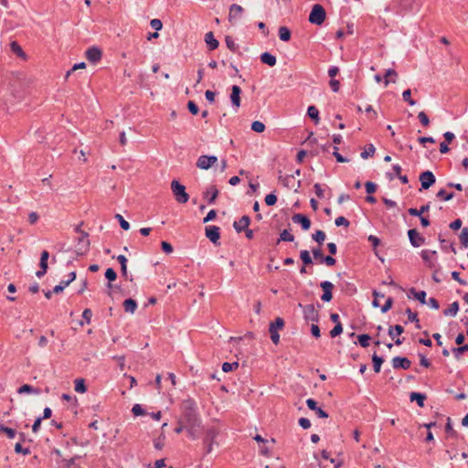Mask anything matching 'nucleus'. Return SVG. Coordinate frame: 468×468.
Returning <instances> with one entry per match:
<instances>
[{
  "label": "nucleus",
  "mask_w": 468,
  "mask_h": 468,
  "mask_svg": "<svg viewBox=\"0 0 468 468\" xmlns=\"http://www.w3.org/2000/svg\"><path fill=\"white\" fill-rule=\"evenodd\" d=\"M183 421L186 426H200L201 420L197 416L195 402L191 399L183 402Z\"/></svg>",
  "instance_id": "1"
},
{
  "label": "nucleus",
  "mask_w": 468,
  "mask_h": 468,
  "mask_svg": "<svg viewBox=\"0 0 468 468\" xmlns=\"http://www.w3.org/2000/svg\"><path fill=\"white\" fill-rule=\"evenodd\" d=\"M171 190L178 203L185 204L188 201L189 195L186 193L185 186L180 184L177 180L171 182Z\"/></svg>",
  "instance_id": "2"
},
{
  "label": "nucleus",
  "mask_w": 468,
  "mask_h": 468,
  "mask_svg": "<svg viewBox=\"0 0 468 468\" xmlns=\"http://www.w3.org/2000/svg\"><path fill=\"white\" fill-rule=\"evenodd\" d=\"M325 17L326 13L324 8L321 5L316 4L311 10L309 15V22L316 26H321L324 22Z\"/></svg>",
  "instance_id": "3"
},
{
  "label": "nucleus",
  "mask_w": 468,
  "mask_h": 468,
  "mask_svg": "<svg viewBox=\"0 0 468 468\" xmlns=\"http://www.w3.org/2000/svg\"><path fill=\"white\" fill-rule=\"evenodd\" d=\"M284 327V321L281 317H277L274 322L271 323L269 325V332L271 335V339L273 344L278 345L280 342V335L278 333L279 330H282Z\"/></svg>",
  "instance_id": "4"
},
{
  "label": "nucleus",
  "mask_w": 468,
  "mask_h": 468,
  "mask_svg": "<svg viewBox=\"0 0 468 468\" xmlns=\"http://www.w3.org/2000/svg\"><path fill=\"white\" fill-rule=\"evenodd\" d=\"M218 162L215 155H201L197 161V166L202 170H207Z\"/></svg>",
  "instance_id": "5"
},
{
  "label": "nucleus",
  "mask_w": 468,
  "mask_h": 468,
  "mask_svg": "<svg viewBox=\"0 0 468 468\" xmlns=\"http://www.w3.org/2000/svg\"><path fill=\"white\" fill-rule=\"evenodd\" d=\"M419 180L423 189H429L435 183L436 178L432 172L427 170L420 175Z\"/></svg>",
  "instance_id": "6"
},
{
  "label": "nucleus",
  "mask_w": 468,
  "mask_h": 468,
  "mask_svg": "<svg viewBox=\"0 0 468 468\" xmlns=\"http://www.w3.org/2000/svg\"><path fill=\"white\" fill-rule=\"evenodd\" d=\"M303 318L306 321L318 322L319 314L314 304H307L303 307Z\"/></svg>",
  "instance_id": "7"
},
{
  "label": "nucleus",
  "mask_w": 468,
  "mask_h": 468,
  "mask_svg": "<svg viewBox=\"0 0 468 468\" xmlns=\"http://www.w3.org/2000/svg\"><path fill=\"white\" fill-rule=\"evenodd\" d=\"M403 332H404V328L400 324H396V325H393V326H389V328H388V335L393 340H395V344L397 346H400L403 343V341H404V338H399V337Z\"/></svg>",
  "instance_id": "8"
},
{
  "label": "nucleus",
  "mask_w": 468,
  "mask_h": 468,
  "mask_svg": "<svg viewBox=\"0 0 468 468\" xmlns=\"http://www.w3.org/2000/svg\"><path fill=\"white\" fill-rule=\"evenodd\" d=\"M86 58L91 63H97L101 59L102 52L97 47L89 48L86 50Z\"/></svg>",
  "instance_id": "9"
},
{
  "label": "nucleus",
  "mask_w": 468,
  "mask_h": 468,
  "mask_svg": "<svg viewBox=\"0 0 468 468\" xmlns=\"http://www.w3.org/2000/svg\"><path fill=\"white\" fill-rule=\"evenodd\" d=\"M408 236L410 244L415 248H418L425 243V239L422 236H420V233L415 229H410L408 231Z\"/></svg>",
  "instance_id": "10"
},
{
  "label": "nucleus",
  "mask_w": 468,
  "mask_h": 468,
  "mask_svg": "<svg viewBox=\"0 0 468 468\" xmlns=\"http://www.w3.org/2000/svg\"><path fill=\"white\" fill-rule=\"evenodd\" d=\"M292 220L295 224H300L303 230H308L311 228V220L303 214H294Z\"/></svg>",
  "instance_id": "11"
},
{
  "label": "nucleus",
  "mask_w": 468,
  "mask_h": 468,
  "mask_svg": "<svg viewBox=\"0 0 468 468\" xmlns=\"http://www.w3.org/2000/svg\"><path fill=\"white\" fill-rule=\"evenodd\" d=\"M323 289V295L321 296L322 301L330 302L333 298L332 290L334 288V284L331 282L324 281L320 284Z\"/></svg>",
  "instance_id": "12"
},
{
  "label": "nucleus",
  "mask_w": 468,
  "mask_h": 468,
  "mask_svg": "<svg viewBox=\"0 0 468 468\" xmlns=\"http://www.w3.org/2000/svg\"><path fill=\"white\" fill-rule=\"evenodd\" d=\"M206 237L214 244H218L220 239L219 228L217 226L206 227Z\"/></svg>",
  "instance_id": "13"
},
{
  "label": "nucleus",
  "mask_w": 468,
  "mask_h": 468,
  "mask_svg": "<svg viewBox=\"0 0 468 468\" xmlns=\"http://www.w3.org/2000/svg\"><path fill=\"white\" fill-rule=\"evenodd\" d=\"M240 93L241 89L238 85H233L231 87L230 101L236 111L240 106Z\"/></svg>",
  "instance_id": "14"
},
{
  "label": "nucleus",
  "mask_w": 468,
  "mask_h": 468,
  "mask_svg": "<svg viewBox=\"0 0 468 468\" xmlns=\"http://www.w3.org/2000/svg\"><path fill=\"white\" fill-rule=\"evenodd\" d=\"M422 260L426 262L427 266L431 269H434L436 262L433 257L436 255L435 250H424L420 253Z\"/></svg>",
  "instance_id": "15"
},
{
  "label": "nucleus",
  "mask_w": 468,
  "mask_h": 468,
  "mask_svg": "<svg viewBox=\"0 0 468 468\" xmlns=\"http://www.w3.org/2000/svg\"><path fill=\"white\" fill-rule=\"evenodd\" d=\"M410 365H411V362L407 357L395 356L392 359V367L395 369H398V368L408 369L410 367Z\"/></svg>",
  "instance_id": "16"
},
{
  "label": "nucleus",
  "mask_w": 468,
  "mask_h": 468,
  "mask_svg": "<svg viewBox=\"0 0 468 468\" xmlns=\"http://www.w3.org/2000/svg\"><path fill=\"white\" fill-rule=\"evenodd\" d=\"M306 405L310 410L315 411L316 415L319 418H327L328 417V414L323 409H321L320 407H317V402L314 399H308L306 400Z\"/></svg>",
  "instance_id": "17"
},
{
  "label": "nucleus",
  "mask_w": 468,
  "mask_h": 468,
  "mask_svg": "<svg viewBox=\"0 0 468 468\" xmlns=\"http://www.w3.org/2000/svg\"><path fill=\"white\" fill-rule=\"evenodd\" d=\"M250 223V218L249 216H242L239 221H235L233 227L235 230L239 233L248 229Z\"/></svg>",
  "instance_id": "18"
},
{
  "label": "nucleus",
  "mask_w": 468,
  "mask_h": 468,
  "mask_svg": "<svg viewBox=\"0 0 468 468\" xmlns=\"http://www.w3.org/2000/svg\"><path fill=\"white\" fill-rule=\"evenodd\" d=\"M76 279V272L75 271H71L69 274V279H68V282H60L59 284L56 285L54 288H53V292L54 293H59L61 292H63V290L69 286L74 280Z\"/></svg>",
  "instance_id": "19"
},
{
  "label": "nucleus",
  "mask_w": 468,
  "mask_h": 468,
  "mask_svg": "<svg viewBox=\"0 0 468 468\" xmlns=\"http://www.w3.org/2000/svg\"><path fill=\"white\" fill-rule=\"evenodd\" d=\"M218 195V190L216 187V186H210L205 192H204V198L207 199V202L209 204H212L215 202L217 197Z\"/></svg>",
  "instance_id": "20"
},
{
  "label": "nucleus",
  "mask_w": 468,
  "mask_h": 468,
  "mask_svg": "<svg viewBox=\"0 0 468 468\" xmlns=\"http://www.w3.org/2000/svg\"><path fill=\"white\" fill-rule=\"evenodd\" d=\"M205 42L207 45L209 50L218 48L219 45L218 41L215 38L214 34L211 31L205 35Z\"/></svg>",
  "instance_id": "21"
},
{
  "label": "nucleus",
  "mask_w": 468,
  "mask_h": 468,
  "mask_svg": "<svg viewBox=\"0 0 468 468\" xmlns=\"http://www.w3.org/2000/svg\"><path fill=\"white\" fill-rule=\"evenodd\" d=\"M243 12L242 6L237 4H233L229 7V20L231 22L233 19L239 17Z\"/></svg>",
  "instance_id": "22"
},
{
  "label": "nucleus",
  "mask_w": 468,
  "mask_h": 468,
  "mask_svg": "<svg viewBox=\"0 0 468 468\" xmlns=\"http://www.w3.org/2000/svg\"><path fill=\"white\" fill-rule=\"evenodd\" d=\"M261 61L270 67H273L276 65L277 59L272 54L264 52L261 55Z\"/></svg>",
  "instance_id": "23"
},
{
  "label": "nucleus",
  "mask_w": 468,
  "mask_h": 468,
  "mask_svg": "<svg viewBox=\"0 0 468 468\" xmlns=\"http://www.w3.org/2000/svg\"><path fill=\"white\" fill-rule=\"evenodd\" d=\"M10 48L12 52L15 53L17 57L21 58L24 60L27 59V54L24 52V50L16 41L11 42Z\"/></svg>",
  "instance_id": "24"
},
{
  "label": "nucleus",
  "mask_w": 468,
  "mask_h": 468,
  "mask_svg": "<svg viewBox=\"0 0 468 468\" xmlns=\"http://www.w3.org/2000/svg\"><path fill=\"white\" fill-rule=\"evenodd\" d=\"M17 393L18 394H24V393H28V394H35V395H38L40 394V389L38 388H34L28 384H25V385H22L18 389H17Z\"/></svg>",
  "instance_id": "25"
},
{
  "label": "nucleus",
  "mask_w": 468,
  "mask_h": 468,
  "mask_svg": "<svg viewBox=\"0 0 468 468\" xmlns=\"http://www.w3.org/2000/svg\"><path fill=\"white\" fill-rule=\"evenodd\" d=\"M123 308L125 312L133 314L137 308V303L133 299L129 298L123 302Z\"/></svg>",
  "instance_id": "26"
},
{
  "label": "nucleus",
  "mask_w": 468,
  "mask_h": 468,
  "mask_svg": "<svg viewBox=\"0 0 468 468\" xmlns=\"http://www.w3.org/2000/svg\"><path fill=\"white\" fill-rule=\"evenodd\" d=\"M218 431L215 428H209L207 430L205 438H204V443L207 442H213L215 438L218 436Z\"/></svg>",
  "instance_id": "27"
},
{
  "label": "nucleus",
  "mask_w": 468,
  "mask_h": 468,
  "mask_svg": "<svg viewBox=\"0 0 468 468\" xmlns=\"http://www.w3.org/2000/svg\"><path fill=\"white\" fill-rule=\"evenodd\" d=\"M410 294L413 295V297L418 300L420 303L425 304L426 303V292L420 291L417 292L414 288H411L410 290Z\"/></svg>",
  "instance_id": "28"
},
{
  "label": "nucleus",
  "mask_w": 468,
  "mask_h": 468,
  "mask_svg": "<svg viewBox=\"0 0 468 468\" xmlns=\"http://www.w3.org/2000/svg\"><path fill=\"white\" fill-rule=\"evenodd\" d=\"M410 401H417V403L420 407H423L424 400L426 399V396L421 393L412 392L410 395Z\"/></svg>",
  "instance_id": "29"
},
{
  "label": "nucleus",
  "mask_w": 468,
  "mask_h": 468,
  "mask_svg": "<svg viewBox=\"0 0 468 468\" xmlns=\"http://www.w3.org/2000/svg\"><path fill=\"white\" fill-rule=\"evenodd\" d=\"M459 311V303L453 302L447 309L443 310V314L446 316H455Z\"/></svg>",
  "instance_id": "30"
},
{
  "label": "nucleus",
  "mask_w": 468,
  "mask_h": 468,
  "mask_svg": "<svg viewBox=\"0 0 468 468\" xmlns=\"http://www.w3.org/2000/svg\"><path fill=\"white\" fill-rule=\"evenodd\" d=\"M307 114L316 124L319 122V111L315 106H309L307 109Z\"/></svg>",
  "instance_id": "31"
},
{
  "label": "nucleus",
  "mask_w": 468,
  "mask_h": 468,
  "mask_svg": "<svg viewBox=\"0 0 468 468\" xmlns=\"http://www.w3.org/2000/svg\"><path fill=\"white\" fill-rule=\"evenodd\" d=\"M372 362H373V367L374 371L376 373L380 372L381 365L384 362V359L381 356H378L376 353L372 356Z\"/></svg>",
  "instance_id": "32"
},
{
  "label": "nucleus",
  "mask_w": 468,
  "mask_h": 468,
  "mask_svg": "<svg viewBox=\"0 0 468 468\" xmlns=\"http://www.w3.org/2000/svg\"><path fill=\"white\" fill-rule=\"evenodd\" d=\"M293 240H294V236L292 233H290V231L288 229H283L280 233V238H279L277 243H280L281 241L292 242Z\"/></svg>",
  "instance_id": "33"
},
{
  "label": "nucleus",
  "mask_w": 468,
  "mask_h": 468,
  "mask_svg": "<svg viewBox=\"0 0 468 468\" xmlns=\"http://www.w3.org/2000/svg\"><path fill=\"white\" fill-rule=\"evenodd\" d=\"M291 31L286 27H281L279 28V37L282 41H289L291 39Z\"/></svg>",
  "instance_id": "34"
},
{
  "label": "nucleus",
  "mask_w": 468,
  "mask_h": 468,
  "mask_svg": "<svg viewBox=\"0 0 468 468\" xmlns=\"http://www.w3.org/2000/svg\"><path fill=\"white\" fill-rule=\"evenodd\" d=\"M74 389L76 392L84 393L87 390L85 380L83 378H77L75 380Z\"/></svg>",
  "instance_id": "35"
},
{
  "label": "nucleus",
  "mask_w": 468,
  "mask_h": 468,
  "mask_svg": "<svg viewBox=\"0 0 468 468\" xmlns=\"http://www.w3.org/2000/svg\"><path fill=\"white\" fill-rule=\"evenodd\" d=\"M312 238L314 240H315L320 245L324 243L325 240V233L323 230H316L313 235Z\"/></svg>",
  "instance_id": "36"
},
{
  "label": "nucleus",
  "mask_w": 468,
  "mask_h": 468,
  "mask_svg": "<svg viewBox=\"0 0 468 468\" xmlns=\"http://www.w3.org/2000/svg\"><path fill=\"white\" fill-rule=\"evenodd\" d=\"M300 259L302 260L304 265H310L313 263L312 257L310 256L309 251L306 250H303L300 252Z\"/></svg>",
  "instance_id": "37"
},
{
  "label": "nucleus",
  "mask_w": 468,
  "mask_h": 468,
  "mask_svg": "<svg viewBox=\"0 0 468 468\" xmlns=\"http://www.w3.org/2000/svg\"><path fill=\"white\" fill-rule=\"evenodd\" d=\"M436 197L444 201H449L453 198L454 195H453V193H447L444 189H440L437 192Z\"/></svg>",
  "instance_id": "38"
},
{
  "label": "nucleus",
  "mask_w": 468,
  "mask_h": 468,
  "mask_svg": "<svg viewBox=\"0 0 468 468\" xmlns=\"http://www.w3.org/2000/svg\"><path fill=\"white\" fill-rule=\"evenodd\" d=\"M358 343L362 347H367L369 346V340L371 339L370 335L367 334H363L358 335Z\"/></svg>",
  "instance_id": "39"
},
{
  "label": "nucleus",
  "mask_w": 468,
  "mask_h": 468,
  "mask_svg": "<svg viewBox=\"0 0 468 468\" xmlns=\"http://www.w3.org/2000/svg\"><path fill=\"white\" fill-rule=\"evenodd\" d=\"M375 151H376V149H375L374 145L370 144L367 146V149H365V150L361 153V154H360V155H361V157H362L363 159H367V158H368L369 156H373V154H375Z\"/></svg>",
  "instance_id": "40"
},
{
  "label": "nucleus",
  "mask_w": 468,
  "mask_h": 468,
  "mask_svg": "<svg viewBox=\"0 0 468 468\" xmlns=\"http://www.w3.org/2000/svg\"><path fill=\"white\" fill-rule=\"evenodd\" d=\"M403 100L408 102L410 106H413L416 104V101L411 99V90L410 89L406 90L402 93Z\"/></svg>",
  "instance_id": "41"
},
{
  "label": "nucleus",
  "mask_w": 468,
  "mask_h": 468,
  "mask_svg": "<svg viewBox=\"0 0 468 468\" xmlns=\"http://www.w3.org/2000/svg\"><path fill=\"white\" fill-rule=\"evenodd\" d=\"M238 367H239L238 362H233V363L225 362L222 365V370L226 373L230 372L234 369H237Z\"/></svg>",
  "instance_id": "42"
},
{
  "label": "nucleus",
  "mask_w": 468,
  "mask_h": 468,
  "mask_svg": "<svg viewBox=\"0 0 468 468\" xmlns=\"http://www.w3.org/2000/svg\"><path fill=\"white\" fill-rule=\"evenodd\" d=\"M452 351V353H453L454 356H455L456 358H459V356H460L463 353H464V352H467V351H468V345H463V346H459V347H453Z\"/></svg>",
  "instance_id": "43"
},
{
  "label": "nucleus",
  "mask_w": 468,
  "mask_h": 468,
  "mask_svg": "<svg viewBox=\"0 0 468 468\" xmlns=\"http://www.w3.org/2000/svg\"><path fill=\"white\" fill-rule=\"evenodd\" d=\"M225 42L228 48H229L231 51L235 52L238 49V45L235 43L234 39L231 37L227 36L225 37Z\"/></svg>",
  "instance_id": "44"
},
{
  "label": "nucleus",
  "mask_w": 468,
  "mask_h": 468,
  "mask_svg": "<svg viewBox=\"0 0 468 468\" xmlns=\"http://www.w3.org/2000/svg\"><path fill=\"white\" fill-rule=\"evenodd\" d=\"M251 130L256 133H262L265 130V125L260 121H255L251 124Z\"/></svg>",
  "instance_id": "45"
},
{
  "label": "nucleus",
  "mask_w": 468,
  "mask_h": 468,
  "mask_svg": "<svg viewBox=\"0 0 468 468\" xmlns=\"http://www.w3.org/2000/svg\"><path fill=\"white\" fill-rule=\"evenodd\" d=\"M414 0H400L399 5L403 10H412Z\"/></svg>",
  "instance_id": "46"
},
{
  "label": "nucleus",
  "mask_w": 468,
  "mask_h": 468,
  "mask_svg": "<svg viewBox=\"0 0 468 468\" xmlns=\"http://www.w3.org/2000/svg\"><path fill=\"white\" fill-rule=\"evenodd\" d=\"M406 314H408V319L410 321V322H415L417 324H416V327L417 328H420V324H419V319H418V315L416 313H413L411 312V310L410 308H408L406 310Z\"/></svg>",
  "instance_id": "47"
},
{
  "label": "nucleus",
  "mask_w": 468,
  "mask_h": 468,
  "mask_svg": "<svg viewBox=\"0 0 468 468\" xmlns=\"http://www.w3.org/2000/svg\"><path fill=\"white\" fill-rule=\"evenodd\" d=\"M460 241L463 246L468 247V229L467 228L463 229L461 235H460Z\"/></svg>",
  "instance_id": "48"
},
{
  "label": "nucleus",
  "mask_w": 468,
  "mask_h": 468,
  "mask_svg": "<svg viewBox=\"0 0 468 468\" xmlns=\"http://www.w3.org/2000/svg\"><path fill=\"white\" fill-rule=\"evenodd\" d=\"M0 431L5 433L6 436L9 439H13L16 436V431L15 430H13L11 428H8V427H5L4 425H0Z\"/></svg>",
  "instance_id": "49"
},
{
  "label": "nucleus",
  "mask_w": 468,
  "mask_h": 468,
  "mask_svg": "<svg viewBox=\"0 0 468 468\" xmlns=\"http://www.w3.org/2000/svg\"><path fill=\"white\" fill-rule=\"evenodd\" d=\"M418 119L424 127H428L430 125V119L424 112H419Z\"/></svg>",
  "instance_id": "50"
},
{
  "label": "nucleus",
  "mask_w": 468,
  "mask_h": 468,
  "mask_svg": "<svg viewBox=\"0 0 468 468\" xmlns=\"http://www.w3.org/2000/svg\"><path fill=\"white\" fill-rule=\"evenodd\" d=\"M343 332V326L341 323H338L334 326V328L330 331L331 337H336Z\"/></svg>",
  "instance_id": "51"
},
{
  "label": "nucleus",
  "mask_w": 468,
  "mask_h": 468,
  "mask_svg": "<svg viewBox=\"0 0 468 468\" xmlns=\"http://www.w3.org/2000/svg\"><path fill=\"white\" fill-rule=\"evenodd\" d=\"M105 277L109 282H113L117 278V274L112 268H108L105 271Z\"/></svg>",
  "instance_id": "52"
},
{
  "label": "nucleus",
  "mask_w": 468,
  "mask_h": 468,
  "mask_svg": "<svg viewBox=\"0 0 468 468\" xmlns=\"http://www.w3.org/2000/svg\"><path fill=\"white\" fill-rule=\"evenodd\" d=\"M267 206H274L277 202V197L274 194H268L264 199Z\"/></svg>",
  "instance_id": "53"
},
{
  "label": "nucleus",
  "mask_w": 468,
  "mask_h": 468,
  "mask_svg": "<svg viewBox=\"0 0 468 468\" xmlns=\"http://www.w3.org/2000/svg\"><path fill=\"white\" fill-rule=\"evenodd\" d=\"M115 218L119 220L121 228L124 230H128L130 229V224L126 221L122 215L116 214Z\"/></svg>",
  "instance_id": "54"
},
{
  "label": "nucleus",
  "mask_w": 468,
  "mask_h": 468,
  "mask_svg": "<svg viewBox=\"0 0 468 468\" xmlns=\"http://www.w3.org/2000/svg\"><path fill=\"white\" fill-rule=\"evenodd\" d=\"M132 412L133 413L134 416H142L145 414L144 410L142 408L140 404H134L132 409Z\"/></svg>",
  "instance_id": "55"
},
{
  "label": "nucleus",
  "mask_w": 468,
  "mask_h": 468,
  "mask_svg": "<svg viewBox=\"0 0 468 468\" xmlns=\"http://www.w3.org/2000/svg\"><path fill=\"white\" fill-rule=\"evenodd\" d=\"M199 427L200 426H186V429L187 430V432L189 433V435L193 439H196L197 437V432H198Z\"/></svg>",
  "instance_id": "56"
},
{
  "label": "nucleus",
  "mask_w": 468,
  "mask_h": 468,
  "mask_svg": "<svg viewBox=\"0 0 468 468\" xmlns=\"http://www.w3.org/2000/svg\"><path fill=\"white\" fill-rule=\"evenodd\" d=\"M15 452L16 453H22L24 455H27L30 453V450L29 448H23L21 446V444L19 442H17L16 445H15Z\"/></svg>",
  "instance_id": "57"
},
{
  "label": "nucleus",
  "mask_w": 468,
  "mask_h": 468,
  "mask_svg": "<svg viewBox=\"0 0 468 468\" xmlns=\"http://www.w3.org/2000/svg\"><path fill=\"white\" fill-rule=\"evenodd\" d=\"M187 109L193 115H197L199 112L197 105L193 101L187 102Z\"/></svg>",
  "instance_id": "58"
},
{
  "label": "nucleus",
  "mask_w": 468,
  "mask_h": 468,
  "mask_svg": "<svg viewBox=\"0 0 468 468\" xmlns=\"http://www.w3.org/2000/svg\"><path fill=\"white\" fill-rule=\"evenodd\" d=\"M335 224L337 227L345 226L346 228H347L349 226V221L345 217L341 216L335 218Z\"/></svg>",
  "instance_id": "59"
},
{
  "label": "nucleus",
  "mask_w": 468,
  "mask_h": 468,
  "mask_svg": "<svg viewBox=\"0 0 468 468\" xmlns=\"http://www.w3.org/2000/svg\"><path fill=\"white\" fill-rule=\"evenodd\" d=\"M312 252L315 260H320L321 262L323 261V258H324V256L320 248H314Z\"/></svg>",
  "instance_id": "60"
},
{
  "label": "nucleus",
  "mask_w": 468,
  "mask_h": 468,
  "mask_svg": "<svg viewBox=\"0 0 468 468\" xmlns=\"http://www.w3.org/2000/svg\"><path fill=\"white\" fill-rule=\"evenodd\" d=\"M334 156L335 157L336 161L339 162V163H346V162H348V159L347 158H345L343 155H341L339 153H338V148L336 146L334 147V153H333Z\"/></svg>",
  "instance_id": "61"
},
{
  "label": "nucleus",
  "mask_w": 468,
  "mask_h": 468,
  "mask_svg": "<svg viewBox=\"0 0 468 468\" xmlns=\"http://www.w3.org/2000/svg\"><path fill=\"white\" fill-rule=\"evenodd\" d=\"M151 27L155 29L156 31H159L163 27L162 21L160 19L154 18L152 19L150 22Z\"/></svg>",
  "instance_id": "62"
},
{
  "label": "nucleus",
  "mask_w": 468,
  "mask_h": 468,
  "mask_svg": "<svg viewBox=\"0 0 468 468\" xmlns=\"http://www.w3.org/2000/svg\"><path fill=\"white\" fill-rule=\"evenodd\" d=\"M365 187H366L367 193H368V194H373L377 190V185L370 181H368L365 184Z\"/></svg>",
  "instance_id": "63"
},
{
  "label": "nucleus",
  "mask_w": 468,
  "mask_h": 468,
  "mask_svg": "<svg viewBox=\"0 0 468 468\" xmlns=\"http://www.w3.org/2000/svg\"><path fill=\"white\" fill-rule=\"evenodd\" d=\"M164 440H165V435L162 434L158 439H156L154 441V448L157 450H162L164 447Z\"/></svg>",
  "instance_id": "64"
}]
</instances>
